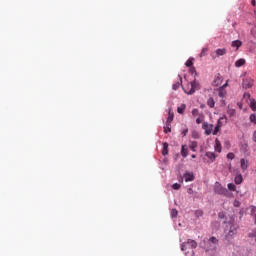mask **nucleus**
Masks as SVG:
<instances>
[{"label": "nucleus", "mask_w": 256, "mask_h": 256, "mask_svg": "<svg viewBox=\"0 0 256 256\" xmlns=\"http://www.w3.org/2000/svg\"><path fill=\"white\" fill-rule=\"evenodd\" d=\"M219 131H221V125H216L212 134L217 135V133H219Z\"/></svg>", "instance_id": "c85d7f7f"}, {"label": "nucleus", "mask_w": 256, "mask_h": 256, "mask_svg": "<svg viewBox=\"0 0 256 256\" xmlns=\"http://www.w3.org/2000/svg\"><path fill=\"white\" fill-rule=\"evenodd\" d=\"M191 249H197V242L195 240L188 239L181 244V251H184L185 255H187Z\"/></svg>", "instance_id": "f03ea898"}, {"label": "nucleus", "mask_w": 256, "mask_h": 256, "mask_svg": "<svg viewBox=\"0 0 256 256\" xmlns=\"http://www.w3.org/2000/svg\"><path fill=\"white\" fill-rule=\"evenodd\" d=\"M164 133H171V131H169V128L167 127V123L166 126L164 127Z\"/></svg>", "instance_id": "37998d69"}, {"label": "nucleus", "mask_w": 256, "mask_h": 256, "mask_svg": "<svg viewBox=\"0 0 256 256\" xmlns=\"http://www.w3.org/2000/svg\"><path fill=\"white\" fill-rule=\"evenodd\" d=\"M187 193H188L189 195H193V188H192V187L188 188V189H187Z\"/></svg>", "instance_id": "79ce46f5"}, {"label": "nucleus", "mask_w": 256, "mask_h": 256, "mask_svg": "<svg viewBox=\"0 0 256 256\" xmlns=\"http://www.w3.org/2000/svg\"><path fill=\"white\" fill-rule=\"evenodd\" d=\"M183 177H184L186 183H189L191 181H195V174H193V172L186 171L184 173Z\"/></svg>", "instance_id": "0eeeda50"}, {"label": "nucleus", "mask_w": 256, "mask_h": 256, "mask_svg": "<svg viewBox=\"0 0 256 256\" xmlns=\"http://www.w3.org/2000/svg\"><path fill=\"white\" fill-rule=\"evenodd\" d=\"M227 113H228V115H229L230 117H235V109L229 108V109L227 110Z\"/></svg>", "instance_id": "cd10ccee"}, {"label": "nucleus", "mask_w": 256, "mask_h": 256, "mask_svg": "<svg viewBox=\"0 0 256 256\" xmlns=\"http://www.w3.org/2000/svg\"><path fill=\"white\" fill-rule=\"evenodd\" d=\"M218 95L220 97H225V95H227V92L225 91V89H223V87L220 88Z\"/></svg>", "instance_id": "bb28decb"}, {"label": "nucleus", "mask_w": 256, "mask_h": 256, "mask_svg": "<svg viewBox=\"0 0 256 256\" xmlns=\"http://www.w3.org/2000/svg\"><path fill=\"white\" fill-rule=\"evenodd\" d=\"M227 159H235V154L230 152L227 154Z\"/></svg>", "instance_id": "4c0bfd02"}, {"label": "nucleus", "mask_w": 256, "mask_h": 256, "mask_svg": "<svg viewBox=\"0 0 256 256\" xmlns=\"http://www.w3.org/2000/svg\"><path fill=\"white\" fill-rule=\"evenodd\" d=\"M195 216L196 217H203V211L202 210H196L195 211Z\"/></svg>", "instance_id": "72a5a7b5"}, {"label": "nucleus", "mask_w": 256, "mask_h": 256, "mask_svg": "<svg viewBox=\"0 0 256 256\" xmlns=\"http://www.w3.org/2000/svg\"><path fill=\"white\" fill-rule=\"evenodd\" d=\"M179 181H180V183H183V178H180V180H179Z\"/></svg>", "instance_id": "8fccbe9b"}, {"label": "nucleus", "mask_w": 256, "mask_h": 256, "mask_svg": "<svg viewBox=\"0 0 256 256\" xmlns=\"http://www.w3.org/2000/svg\"><path fill=\"white\" fill-rule=\"evenodd\" d=\"M227 188L229 191H237V186H235L233 183L227 184Z\"/></svg>", "instance_id": "b1692460"}, {"label": "nucleus", "mask_w": 256, "mask_h": 256, "mask_svg": "<svg viewBox=\"0 0 256 256\" xmlns=\"http://www.w3.org/2000/svg\"><path fill=\"white\" fill-rule=\"evenodd\" d=\"M209 51V49L207 48H203L201 53H200V57H205V55H207V52Z\"/></svg>", "instance_id": "2f4dec72"}, {"label": "nucleus", "mask_w": 256, "mask_h": 256, "mask_svg": "<svg viewBox=\"0 0 256 256\" xmlns=\"http://www.w3.org/2000/svg\"><path fill=\"white\" fill-rule=\"evenodd\" d=\"M242 87L243 89H251V87H253V80L251 79L244 80L242 83Z\"/></svg>", "instance_id": "1a4fd4ad"}, {"label": "nucleus", "mask_w": 256, "mask_h": 256, "mask_svg": "<svg viewBox=\"0 0 256 256\" xmlns=\"http://www.w3.org/2000/svg\"><path fill=\"white\" fill-rule=\"evenodd\" d=\"M215 57H217V56H213V55H212V58H214V59H215Z\"/></svg>", "instance_id": "3c124183"}, {"label": "nucleus", "mask_w": 256, "mask_h": 256, "mask_svg": "<svg viewBox=\"0 0 256 256\" xmlns=\"http://www.w3.org/2000/svg\"><path fill=\"white\" fill-rule=\"evenodd\" d=\"M199 89V82H197V80H194L193 82H191V89L187 92V94L193 95V93H195V91H199Z\"/></svg>", "instance_id": "39448f33"}, {"label": "nucleus", "mask_w": 256, "mask_h": 256, "mask_svg": "<svg viewBox=\"0 0 256 256\" xmlns=\"http://www.w3.org/2000/svg\"><path fill=\"white\" fill-rule=\"evenodd\" d=\"M174 117H175V115L173 114V112H171V110H169L168 118H167V121H166L168 131H171V123L173 122Z\"/></svg>", "instance_id": "6e6552de"}, {"label": "nucleus", "mask_w": 256, "mask_h": 256, "mask_svg": "<svg viewBox=\"0 0 256 256\" xmlns=\"http://www.w3.org/2000/svg\"><path fill=\"white\" fill-rule=\"evenodd\" d=\"M254 223L256 225V214H254Z\"/></svg>", "instance_id": "a18cd8bd"}, {"label": "nucleus", "mask_w": 256, "mask_h": 256, "mask_svg": "<svg viewBox=\"0 0 256 256\" xmlns=\"http://www.w3.org/2000/svg\"><path fill=\"white\" fill-rule=\"evenodd\" d=\"M192 115H193V117H200L201 114L199 113V109L194 108V109L192 110Z\"/></svg>", "instance_id": "a878e982"}, {"label": "nucleus", "mask_w": 256, "mask_h": 256, "mask_svg": "<svg viewBox=\"0 0 256 256\" xmlns=\"http://www.w3.org/2000/svg\"><path fill=\"white\" fill-rule=\"evenodd\" d=\"M220 83H221V78L218 76V77H216V79L214 80V85L219 86Z\"/></svg>", "instance_id": "c9c22d12"}, {"label": "nucleus", "mask_w": 256, "mask_h": 256, "mask_svg": "<svg viewBox=\"0 0 256 256\" xmlns=\"http://www.w3.org/2000/svg\"><path fill=\"white\" fill-rule=\"evenodd\" d=\"M205 116L203 114H200V116L196 119L197 125H201V122L204 121Z\"/></svg>", "instance_id": "393cba45"}, {"label": "nucleus", "mask_w": 256, "mask_h": 256, "mask_svg": "<svg viewBox=\"0 0 256 256\" xmlns=\"http://www.w3.org/2000/svg\"><path fill=\"white\" fill-rule=\"evenodd\" d=\"M234 182H235L236 185H241V183H243V176L241 174H238L234 178Z\"/></svg>", "instance_id": "2eb2a0df"}, {"label": "nucleus", "mask_w": 256, "mask_h": 256, "mask_svg": "<svg viewBox=\"0 0 256 256\" xmlns=\"http://www.w3.org/2000/svg\"><path fill=\"white\" fill-rule=\"evenodd\" d=\"M178 211H177V209H172L171 210V217H177V215H178Z\"/></svg>", "instance_id": "e433bc0d"}, {"label": "nucleus", "mask_w": 256, "mask_h": 256, "mask_svg": "<svg viewBox=\"0 0 256 256\" xmlns=\"http://www.w3.org/2000/svg\"><path fill=\"white\" fill-rule=\"evenodd\" d=\"M181 155L182 157H187L189 155L187 148H185V145H182Z\"/></svg>", "instance_id": "4be33fe9"}, {"label": "nucleus", "mask_w": 256, "mask_h": 256, "mask_svg": "<svg viewBox=\"0 0 256 256\" xmlns=\"http://www.w3.org/2000/svg\"><path fill=\"white\" fill-rule=\"evenodd\" d=\"M240 165H241V169H242L243 171H247V168L249 167V165H248L247 160H245V158H242V159L240 160Z\"/></svg>", "instance_id": "9b49d317"}, {"label": "nucleus", "mask_w": 256, "mask_h": 256, "mask_svg": "<svg viewBox=\"0 0 256 256\" xmlns=\"http://www.w3.org/2000/svg\"><path fill=\"white\" fill-rule=\"evenodd\" d=\"M241 45H243V42H241V40H234L231 43V47H234L237 50H239V47H241Z\"/></svg>", "instance_id": "9d476101"}, {"label": "nucleus", "mask_w": 256, "mask_h": 256, "mask_svg": "<svg viewBox=\"0 0 256 256\" xmlns=\"http://www.w3.org/2000/svg\"><path fill=\"white\" fill-rule=\"evenodd\" d=\"M222 87H223V89H225V87H227V83H226V84H224Z\"/></svg>", "instance_id": "09e8293b"}, {"label": "nucleus", "mask_w": 256, "mask_h": 256, "mask_svg": "<svg viewBox=\"0 0 256 256\" xmlns=\"http://www.w3.org/2000/svg\"><path fill=\"white\" fill-rule=\"evenodd\" d=\"M207 105L208 107H210L211 109H213V107H215V100L213 98H209L207 100Z\"/></svg>", "instance_id": "412c9836"}, {"label": "nucleus", "mask_w": 256, "mask_h": 256, "mask_svg": "<svg viewBox=\"0 0 256 256\" xmlns=\"http://www.w3.org/2000/svg\"><path fill=\"white\" fill-rule=\"evenodd\" d=\"M243 65H245V59L243 58H240L235 62V67H243Z\"/></svg>", "instance_id": "6ab92c4d"}, {"label": "nucleus", "mask_w": 256, "mask_h": 256, "mask_svg": "<svg viewBox=\"0 0 256 256\" xmlns=\"http://www.w3.org/2000/svg\"><path fill=\"white\" fill-rule=\"evenodd\" d=\"M238 229H239V225H237V224L230 225L229 231L225 235V239H226V241H228V243L233 241V239L237 235Z\"/></svg>", "instance_id": "7ed1b4c3"}, {"label": "nucleus", "mask_w": 256, "mask_h": 256, "mask_svg": "<svg viewBox=\"0 0 256 256\" xmlns=\"http://www.w3.org/2000/svg\"><path fill=\"white\" fill-rule=\"evenodd\" d=\"M250 108L252 111H256V101L254 99L250 102Z\"/></svg>", "instance_id": "c756f323"}, {"label": "nucleus", "mask_w": 256, "mask_h": 256, "mask_svg": "<svg viewBox=\"0 0 256 256\" xmlns=\"http://www.w3.org/2000/svg\"><path fill=\"white\" fill-rule=\"evenodd\" d=\"M172 189H174L175 191H179V189H181V184L179 183H174L172 185Z\"/></svg>", "instance_id": "7c9ffc66"}, {"label": "nucleus", "mask_w": 256, "mask_h": 256, "mask_svg": "<svg viewBox=\"0 0 256 256\" xmlns=\"http://www.w3.org/2000/svg\"><path fill=\"white\" fill-rule=\"evenodd\" d=\"M223 121L227 123V117H220L219 120L217 121V125H220V127H223Z\"/></svg>", "instance_id": "5701e85b"}, {"label": "nucleus", "mask_w": 256, "mask_h": 256, "mask_svg": "<svg viewBox=\"0 0 256 256\" xmlns=\"http://www.w3.org/2000/svg\"><path fill=\"white\" fill-rule=\"evenodd\" d=\"M250 121H251V123H254V125H256V115L255 114L250 115Z\"/></svg>", "instance_id": "473e14b6"}, {"label": "nucleus", "mask_w": 256, "mask_h": 256, "mask_svg": "<svg viewBox=\"0 0 256 256\" xmlns=\"http://www.w3.org/2000/svg\"><path fill=\"white\" fill-rule=\"evenodd\" d=\"M214 193H216V195H223V197H227L228 199H233V193L223 187L219 182H216L214 185Z\"/></svg>", "instance_id": "f257e3e1"}, {"label": "nucleus", "mask_w": 256, "mask_h": 256, "mask_svg": "<svg viewBox=\"0 0 256 256\" xmlns=\"http://www.w3.org/2000/svg\"><path fill=\"white\" fill-rule=\"evenodd\" d=\"M187 133H189V129H184L183 131H182V135H183V137H185L186 135H187Z\"/></svg>", "instance_id": "a19ab883"}, {"label": "nucleus", "mask_w": 256, "mask_h": 256, "mask_svg": "<svg viewBox=\"0 0 256 256\" xmlns=\"http://www.w3.org/2000/svg\"><path fill=\"white\" fill-rule=\"evenodd\" d=\"M208 243L212 244V246H207L206 251H215L217 245H219V240L215 236H212L209 238Z\"/></svg>", "instance_id": "20e7f679"}, {"label": "nucleus", "mask_w": 256, "mask_h": 256, "mask_svg": "<svg viewBox=\"0 0 256 256\" xmlns=\"http://www.w3.org/2000/svg\"><path fill=\"white\" fill-rule=\"evenodd\" d=\"M252 5H253V7H255V5H256L255 0H252Z\"/></svg>", "instance_id": "c03bdc74"}, {"label": "nucleus", "mask_w": 256, "mask_h": 256, "mask_svg": "<svg viewBox=\"0 0 256 256\" xmlns=\"http://www.w3.org/2000/svg\"><path fill=\"white\" fill-rule=\"evenodd\" d=\"M234 207H241V202H239V200H235Z\"/></svg>", "instance_id": "58836bf2"}, {"label": "nucleus", "mask_w": 256, "mask_h": 256, "mask_svg": "<svg viewBox=\"0 0 256 256\" xmlns=\"http://www.w3.org/2000/svg\"><path fill=\"white\" fill-rule=\"evenodd\" d=\"M197 147H198L197 142H195V141L190 142L189 149H191V151H193L195 153V151H197Z\"/></svg>", "instance_id": "a211bd4d"}, {"label": "nucleus", "mask_w": 256, "mask_h": 256, "mask_svg": "<svg viewBox=\"0 0 256 256\" xmlns=\"http://www.w3.org/2000/svg\"><path fill=\"white\" fill-rule=\"evenodd\" d=\"M215 151L221 153V142L218 139L215 140Z\"/></svg>", "instance_id": "aec40b11"}, {"label": "nucleus", "mask_w": 256, "mask_h": 256, "mask_svg": "<svg viewBox=\"0 0 256 256\" xmlns=\"http://www.w3.org/2000/svg\"><path fill=\"white\" fill-rule=\"evenodd\" d=\"M206 157H208L212 163L215 161V159H217V155H215L213 152H206Z\"/></svg>", "instance_id": "dca6fc26"}, {"label": "nucleus", "mask_w": 256, "mask_h": 256, "mask_svg": "<svg viewBox=\"0 0 256 256\" xmlns=\"http://www.w3.org/2000/svg\"><path fill=\"white\" fill-rule=\"evenodd\" d=\"M186 67H193V60L189 59L185 63Z\"/></svg>", "instance_id": "f704fd0d"}, {"label": "nucleus", "mask_w": 256, "mask_h": 256, "mask_svg": "<svg viewBox=\"0 0 256 256\" xmlns=\"http://www.w3.org/2000/svg\"><path fill=\"white\" fill-rule=\"evenodd\" d=\"M162 155H169V144L167 142L163 143Z\"/></svg>", "instance_id": "4468645a"}, {"label": "nucleus", "mask_w": 256, "mask_h": 256, "mask_svg": "<svg viewBox=\"0 0 256 256\" xmlns=\"http://www.w3.org/2000/svg\"><path fill=\"white\" fill-rule=\"evenodd\" d=\"M202 129H204L205 135H211L213 133V124H208L207 122H204L202 124Z\"/></svg>", "instance_id": "423d86ee"}, {"label": "nucleus", "mask_w": 256, "mask_h": 256, "mask_svg": "<svg viewBox=\"0 0 256 256\" xmlns=\"http://www.w3.org/2000/svg\"><path fill=\"white\" fill-rule=\"evenodd\" d=\"M195 157H197L195 154H192V159H195Z\"/></svg>", "instance_id": "49530a36"}, {"label": "nucleus", "mask_w": 256, "mask_h": 256, "mask_svg": "<svg viewBox=\"0 0 256 256\" xmlns=\"http://www.w3.org/2000/svg\"><path fill=\"white\" fill-rule=\"evenodd\" d=\"M178 79H179V82H176V83L173 84V86H172V89H173L174 91H177V89H179V87H181V83H183V79H182L180 76H178Z\"/></svg>", "instance_id": "f8f14e48"}, {"label": "nucleus", "mask_w": 256, "mask_h": 256, "mask_svg": "<svg viewBox=\"0 0 256 256\" xmlns=\"http://www.w3.org/2000/svg\"><path fill=\"white\" fill-rule=\"evenodd\" d=\"M208 247H213V244H211V243H208Z\"/></svg>", "instance_id": "de8ad7c7"}, {"label": "nucleus", "mask_w": 256, "mask_h": 256, "mask_svg": "<svg viewBox=\"0 0 256 256\" xmlns=\"http://www.w3.org/2000/svg\"><path fill=\"white\" fill-rule=\"evenodd\" d=\"M185 109H187V106L185 104H181L178 108H177V112L180 115H183V113H185Z\"/></svg>", "instance_id": "f3484780"}, {"label": "nucleus", "mask_w": 256, "mask_h": 256, "mask_svg": "<svg viewBox=\"0 0 256 256\" xmlns=\"http://www.w3.org/2000/svg\"><path fill=\"white\" fill-rule=\"evenodd\" d=\"M243 97H244V99H251V94L246 92V93H244Z\"/></svg>", "instance_id": "ea45409f"}, {"label": "nucleus", "mask_w": 256, "mask_h": 256, "mask_svg": "<svg viewBox=\"0 0 256 256\" xmlns=\"http://www.w3.org/2000/svg\"><path fill=\"white\" fill-rule=\"evenodd\" d=\"M226 54H227V49H225V48L216 50V57H221Z\"/></svg>", "instance_id": "ddd939ff"}]
</instances>
